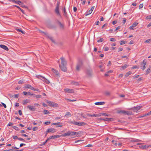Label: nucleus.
<instances>
[{"mask_svg": "<svg viewBox=\"0 0 151 151\" xmlns=\"http://www.w3.org/2000/svg\"><path fill=\"white\" fill-rule=\"evenodd\" d=\"M77 133L78 134L77 132L69 131L67 133H65L62 134V136L63 137H66L69 136H73L76 135V134Z\"/></svg>", "mask_w": 151, "mask_h": 151, "instance_id": "nucleus-1", "label": "nucleus"}, {"mask_svg": "<svg viewBox=\"0 0 151 151\" xmlns=\"http://www.w3.org/2000/svg\"><path fill=\"white\" fill-rule=\"evenodd\" d=\"M83 65V63L81 60H79L77 63L76 66V70L78 71H79L80 70V68Z\"/></svg>", "mask_w": 151, "mask_h": 151, "instance_id": "nucleus-2", "label": "nucleus"}, {"mask_svg": "<svg viewBox=\"0 0 151 151\" xmlns=\"http://www.w3.org/2000/svg\"><path fill=\"white\" fill-rule=\"evenodd\" d=\"M47 102L48 104L50 106H52V107H57L58 106V104L53 102H51L50 101H47Z\"/></svg>", "mask_w": 151, "mask_h": 151, "instance_id": "nucleus-3", "label": "nucleus"}, {"mask_svg": "<svg viewBox=\"0 0 151 151\" xmlns=\"http://www.w3.org/2000/svg\"><path fill=\"white\" fill-rule=\"evenodd\" d=\"M55 12L58 15L60 16L59 11V4L58 3H57V5L55 9Z\"/></svg>", "mask_w": 151, "mask_h": 151, "instance_id": "nucleus-4", "label": "nucleus"}, {"mask_svg": "<svg viewBox=\"0 0 151 151\" xmlns=\"http://www.w3.org/2000/svg\"><path fill=\"white\" fill-rule=\"evenodd\" d=\"M41 32L43 33L47 38H49L52 42H55V41L53 40L52 37L51 36L47 33L45 32L42 31Z\"/></svg>", "mask_w": 151, "mask_h": 151, "instance_id": "nucleus-5", "label": "nucleus"}, {"mask_svg": "<svg viewBox=\"0 0 151 151\" xmlns=\"http://www.w3.org/2000/svg\"><path fill=\"white\" fill-rule=\"evenodd\" d=\"M146 60H144L142 63H141V68L142 69V70H144L145 68V66L146 65Z\"/></svg>", "mask_w": 151, "mask_h": 151, "instance_id": "nucleus-6", "label": "nucleus"}, {"mask_svg": "<svg viewBox=\"0 0 151 151\" xmlns=\"http://www.w3.org/2000/svg\"><path fill=\"white\" fill-rule=\"evenodd\" d=\"M66 65H60V64L59 65L60 68L61 70L64 72H65L67 70Z\"/></svg>", "mask_w": 151, "mask_h": 151, "instance_id": "nucleus-7", "label": "nucleus"}, {"mask_svg": "<svg viewBox=\"0 0 151 151\" xmlns=\"http://www.w3.org/2000/svg\"><path fill=\"white\" fill-rule=\"evenodd\" d=\"M57 22L58 23L60 28L62 29H64V24L62 23L59 21L58 20H57Z\"/></svg>", "mask_w": 151, "mask_h": 151, "instance_id": "nucleus-8", "label": "nucleus"}, {"mask_svg": "<svg viewBox=\"0 0 151 151\" xmlns=\"http://www.w3.org/2000/svg\"><path fill=\"white\" fill-rule=\"evenodd\" d=\"M60 59L61 60V64L60 65H67V62L64 58L62 57L60 58Z\"/></svg>", "mask_w": 151, "mask_h": 151, "instance_id": "nucleus-9", "label": "nucleus"}, {"mask_svg": "<svg viewBox=\"0 0 151 151\" xmlns=\"http://www.w3.org/2000/svg\"><path fill=\"white\" fill-rule=\"evenodd\" d=\"M64 91L65 93H73L74 92L73 90L69 88L65 89Z\"/></svg>", "mask_w": 151, "mask_h": 151, "instance_id": "nucleus-10", "label": "nucleus"}, {"mask_svg": "<svg viewBox=\"0 0 151 151\" xmlns=\"http://www.w3.org/2000/svg\"><path fill=\"white\" fill-rule=\"evenodd\" d=\"M63 137L62 135H52V136H51L50 137V139H55V138H58L60 137Z\"/></svg>", "mask_w": 151, "mask_h": 151, "instance_id": "nucleus-11", "label": "nucleus"}, {"mask_svg": "<svg viewBox=\"0 0 151 151\" xmlns=\"http://www.w3.org/2000/svg\"><path fill=\"white\" fill-rule=\"evenodd\" d=\"M56 132V129L54 128L48 129L47 130V132L53 133Z\"/></svg>", "mask_w": 151, "mask_h": 151, "instance_id": "nucleus-12", "label": "nucleus"}, {"mask_svg": "<svg viewBox=\"0 0 151 151\" xmlns=\"http://www.w3.org/2000/svg\"><path fill=\"white\" fill-rule=\"evenodd\" d=\"M101 120H104V121L109 122L112 121L114 120V119L112 118H101Z\"/></svg>", "mask_w": 151, "mask_h": 151, "instance_id": "nucleus-13", "label": "nucleus"}, {"mask_svg": "<svg viewBox=\"0 0 151 151\" xmlns=\"http://www.w3.org/2000/svg\"><path fill=\"white\" fill-rule=\"evenodd\" d=\"M24 88H29L32 90H33L34 89V88L29 84L26 85Z\"/></svg>", "mask_w": 151, "mask_h": 151, "instance_id": "nucleus-14", "label": "nucleus"}, {"mask_svg": "<svg viewBox=\"0 0 151 151\" xmlns=\"http://www.w3.org/2000/svg\"><path fill=\"white\" fill-rule=\"evenodd\" d=\"M27 108H28L30 110L35 111V109L34 108V106H32L29 105L27 106Z\"/></svg>", "mask_w": 151, "mask_h": 151, "instance_id": "nucleus-15", "label": "nucleus"}, {"mask_svg": "<svg viewBox=\"0 0 151 151\" xmlns=\"http://www.w3.org/2000/svg\"><path fill=\"white\" fill-rule=\"evenodd\" d=\"M141 106H137L136 107H135L133 109V110L134 111H135L137 112V111L139 110L141 108Z\"/></svg>", "mask_w": 151, "mask_h": 151, "instance_id": "nucleus-16", "label": "nucleus"}, {"mask_svg": "<svg viewBox=\"0 0 151 151\" xmlns=\"http://www.w3.org/2000/svg\"><path fill=\"white\" fill-rule=\"evenodd\" d=\"M52 71L56 76H59V73L58 70L54 68H52Z\"/></svg>", "mask_w": 151, "mask_h": 151, "instance_id": "nucleus-17", "label": "nucleus"}, {"mask_svg": "<svg viewBox=\"0 0 151 151\" xmlns=\"http://www.w3.org/2000/svg\"><path fill=\"white\" fill-rule=\"evenodd\" d=\"M0 47L1 48L4 49L6 51H8L9 50V49L6 46L4 45H0Z\"/></svg>", "mask_w": 151, "mask_h": 151, "instance_id": "nucleus-18", "label": "nucleus"}, {"mask_svg": "<svg viewBox=\"0 0 151 151\" xmlns=\"http://www.w3.org/2000/svg\"><path fill=\"white\" fill-rule=\"evenodd\" d=\"M86 124L84 122H77V124L76 125H77L78 126H83L85 125Z\"/></svg>", "mask_w": 151, "mask_h": 151, "instance_id": "nucleus-19", "label": "nucleus"}, {"mask_svg": "<svg viewBox=\"0 0 151 151\" xmlns=\"http://www.w3.org/2000/svg\"><path fill=\"white\" fill-rule=\"evenodd\" d=\"M42 79H43V80H42V79H41V80H42L44 82L48 84L50 83V81L46 78L44 77L43 76Z\"/></svg>", "mask_w": 151, "mask_h": 151, "instance_id": "nucleus-20", "label": "nucleus"}, {"mask_svg": "<svg viewBox=\"0 0 151 151\" xmlns=\"http://www.w3.org/2000/svg\"><path fill=\"white\" fill-rule=\"evenodd\" d=\"M86 115L87 116H91V117H97L99 116V115L97 114H89L87 113L86 114Z\"/></svg>", "mask_w": 151, "mask_h": 151, "instance_id": "nucleus-21", "label": "nucleus"}, {"mask_svg": "<svg viewBox=\"0 0 151 151\" xmlns=\"http://www.w3.org/2000/svg\"><path fill=\"white\" fill-rule=\"evenodd\" d=\"M30 102V100L26 99L25 100H24L23 101L22 104L23 105H25L28 103Z\"/></svg>", "mask_w": 151, "mask_h": 151, "instance_id": "nucleus-22", "label": "nucleus"}, {"mask_svg": "<svg viewBox=\"0 0 151 151\" xmlns=\"http://www.w3.org/2000/svg\"><path fill=\"white\" fill-rule=\"evenodd\" d=\"M113 72V71L112 70H110L109 71H107L106 72L105 74V76H109V74L112 73Z\"/></svg>", "mask_w": 151, "mask_h": 151, "instance_id": "nucleus-23", "label": "nucleus"}, {"mask_svg": "<svg viewBox=\"0 0 151 151\" xmlns=\"http://www.w3.org/2000/svg\"><path fill=\"white\" fill-rule=\"evenodd\" d=\"M14 6L15 7L18 8V9H19L22 12V13L23 14H24L25 13L24 12V11L22 9H21L19 6L16 5H13V6Z\"/></svg>", "mask_w": 151, "mask_h": 151, "instance_id": "nucleus-24", "label": "nucleus"}, {"mask_svg": "<svg viewBox=\"0 0 151 151\" xmlns=\"http://www.w3.org/2000/svg\"><path fill=\"white\" fill-rule=\"evenodd\" d=\"M105 104L104 102H97L95 103V105H103V104Z\"/></svg>", "mask_w": 151, "mask_h": 151, "instance_id": "nucleus-25", "label": "nucleus"}, {"mask_svg": "<svg viewBox=\"0 0 151 151\" xmlns=\"http://www.w3.org/2000/svg\"><path fill=\"white\" fill-rule=\"evenodd\" d=\"M71 83L72 85H73L76 86H78L79 85V83L78 82L74 81H72Z\"/></svg>", "mask_w": 151, "mask_h": 151, "instance_id": "nucleus-26", "label": "nucleus"}, {"mask_svg": "<svg viewBox=\"0 0 151 151\" xmlns=\"http://www.w3.org/2000/svg\"><path fill=\"white\" fill-rule=\"evenodd\" d=\"M69 116H71V114L70 112L67 111L66 112V114L65 115V116L68 117Z\"/></svg>", "mask_w": 151, "mask_h": 151, "instance_id": "nucleus-27", "label": "nucleus"}, {"mask_svg": "<svg viewBox=\"0 0 151 151\" xmlns=\"http://www.w3.org/2000/svg\"><path fill=\"white\" fill-rule=\"evenodd\" d=\"M140 148L142 149H144L147 148L148 147L145 145H141L139 146Z\"/></svg>", "mask_w": 151, "mask_h": 151, "instance_id": "nucleus-28", "label": "nucleus"}, {"mask_svg": "<svg viewBox=\"0 0 151 151\" xmlns=\"http://www.w3.org/2000/svg\"><path fill=\"white\" fill-rule=\"evenodd\" d=\"M118 113L119 114L122 113L125 114L126 111L124 110L119 111H118Z\"/></svg>", "mask_w": 151, "mask_h": 151, "instance_id": "nucleus-29", "label": "nucleus"}, {"mask_svg": "<svg viewBox=\"0 0 151 151\" xmlns=\"http://www.w3.org/2000/svg\"><path fill=\"white\" fill-rule=\"evenodd\" d=\"M63 11L64 15V16H65V17H67V14L66 12V10L65 8V7H64V8L63 9Z\"/></svg>", "mask_w": 151, "mask_h": 151, "instance_id": "nucleus-30", "label": "nucleus"}, {"mask_svg": "<svg viewBox=\"0 0 151 151\" xmlns=\"http://www.w3.org/2000/svg\"><path fill=\"white\" fill-rule=\"evenodd\" d=\"M132 73V72L129 71L125 74V77H128L129 75H131Z\"/></svg>", "mask_w": 151, "mask_h": 151, "instance_id": "nucleus-31", "label": "nucleus"}, {"mask_svg": "<svg viewBox=\"0 0 151 151\" xmlns=\"http://www.w3.org/2000/svg\"><path fill=\"white\" fill-rule=\"evenodd\" d=\"M92 11L91 10L87 11V12L85 14L86 16H88V15L89 14H91L92 13Z\"/></svg>", "mask_w": 151, "mask_h": 151, "instance_id": "nucleus-32", "label": "nucleus"}, {"mask_svg": "<svg viewBox=\"0 0 151 151\" xmlns=\"http://www.w3.org/2000/svg\"><path fill=\"white\" fill-rule=\"evenodd\" d=\"M120 44L121 45H123V44L127 43V41L124 40H121L120 41Z\"/></svg>", "mask_w": 151, "mask_h": 151, "instance_id": "nucleus-33", "label": "nucleus"}, {"mask_svg": "<svg viewBox=\"0 0 151 151\" xmlns=\"http://www.w3.org/2000/svg\"><path fill=\"white\" fill-rule=\"evenodd\" d=\"M44 114H49L50 113V112L48 111L45 110H44Z\"/></svg>", "mask_w": 151, "mask_h": 151, "instance_id": "nucleus-34", "label": "nucleus"}, {"mask_svg": "<svg viewBox=\"0 0 151 151\" xmlns=\"http://www.w3.org/2000/svg\"><path fill=\"white\" fill-rule=\"evenodd\" d=\"M132 114V112L126 111L125 114L129 115H131Z\"/></svg>", "mask_w": 151, "mask_h": 151, "instance_id": "nucleus-35", "label": "nucleus"}, {"mask_svg": "<svg viewBox=\"0 0 151 151\" xmlns=\"http://www.w3.org/2000/svg\"><path fill=\"white\" fill-rule=\"evenodd\" d=\"M19 96V94H16L13 95V98L15 99H16L18 98Z\"/></svg>", "mask_w": 151, "mask_h": 151, "instance_id": "nucleus-36", "label": "nucleus"}, {"mask_svg": "<svg viewBox=\"0 0 151 151\" xmlns=\"http://www.w3.org/2000/svg\"><path fill=\"white\" fill-rule=\"evenodd\" d=\"M36 98V99H39L41 97V95H35V94H34V96Z\"/></svg>", "mask_w": 151, "mask_h": 151, "instance_id": "nucleus-37", "label": "nucleus"}, {"mask_svg": "<svg viewBox=\"0 0 151 151\" xmlns=\"http://www.w3.org/2000/svg\"><path fill=\"white\" fill-rule=\"evenodd\" d=\"M128 66V65L127 64H125L124 66L122 67L123 69H125L127 68Z\"/></svg>", "mask_w": 151, "mask_h": 151, "instance_id": "nucleus-38", "label": "nucleus"}, {"mask_svg": "<svg viewBox=\"0 0 151 151\" xmlns=\"http://www.w3.org/2000/svg\"><path fill=\"white\" fill-rule=\"evenodd\" d=\"M77 122H76L75 121H71L70 122V123L71 124H73L75 125H76Z\"/></svg>", "mask_w": 151, "mask_h": 151, "instance_id": "nucleus-39", "label": "nucleus"}, {"mask_svg": "<svg viewBox=\"0 0 151 151\" xmlns=\"http://www.w3.org/2000/svg\"><path fill=\"white\" fill-rule=\"evenodd\" d=\"M138 23L136 22H134L132 24V25L134 27H136L137 25H138Z\"/></svg>", "mask_w": 151, "mask_h": 151, "instance_id": "nucleus-40", "label": "nucleus"}, {"mask_svg": "<svg viewBox=\"0 0 151 151\" xmlns=\"http://www.w3.org/2000/svg\"><path fill=\"white\" fill-rule=\"evenodd\" d=\"M36 77L38 79H40V78H42L43 76L41 75H37L36 76Z\"/></svg>", "mask_w": 151, "mask_h": 151, "instance_id": "nucleus-41", "label": "nucleus"}, {"mask_svg": "<svg viewBox=\"0 0 151 151\" xmlns=\"http://www.w3.org/2000/svg\"><path fill=\"white\" fill-rule=\"evenodd\" d=\"M12 127L16 130L18 131L19 130V128L16 126H14Z\"/></svg>", "mask_w": 151, "mask_h": 151, "instance_id": "nucleus-42", "label": "nucleus"}, {"mask_svg": "<svg viewBox=\"0 0 151 151\" xmlns=\"http://www.w3.org/2000/svg\"><path fill=\"white\" fill-rule=\"evenodd\" d=\"M17 30L19 31V32H20L23 34H25V32L24 31H23L22 30H21L20 29H18Z\"/></svg>", "mask_w": 151, "mask_h": 151, "instance_id": "nucleus-43", "label": "nucleus"}, {"mask_svg": "<svg viewBox=\"0 0 151 151\" xmlns=\"http://www.w3.org/2000/svg\"><path fill=\"white\" fill-rule=\"evenodd\" d=\"M151 67H149L146 71V73L148 74L149 73V71L150 70Z\"/></svg>", "mask_w": 151, "mask_h": 151, "instance_id": "nucleus-44", "label": "nucleus"}, {"mask_svg": "<svg viewBox=\"0 0 151 151\" xmlns=\"http://www.w3.org/2000/svg\"><path fill=\"white\" fill-rule=\"evenodd\" d=\"M18 139L20 141H21L23 142H25V140L22 138H18Z\"/></svg>", "mask_w": 151, "mask_h": 151, "instance_id": "nucleus-45", "label": "nucleus"}, {"mask_svg": "<svg viewBox=\"0 0 151 151\" xmlns=\"http://www.w3.org/2000/svg\"><path fill=\"white\" fill-rule=\"evenodd\" d=\"M100 115L105 116H108V114L106 113H101V114Z\"/></svg>", "mask_w": 151, "mask_h": 151, "instance_id": "nucleus-46", "label": "nucleus"}, {"mask_svg": "<svg viewBox=\"0 0 151 151\" xmlns=\"http://www.w3.org/2000/svg\"><path fill=\"white\" fill-rule=\"evenodd\" d=\"M65 99L67 100L68 101H69L73 102V101H76V100H74V99L71 100V99Z\"/></svg>", "mask_w": 151, "mask_h": 151, "instance_id": "nucleus-47", "label": "nucleus"}, {"mask_svg": "<svg viewBox=\"0 0 151 151\" xmlns=\"http://www.w3.org/2000/svg\"><path fill=\"white\" fill-rule=\"evenodd\" d=\"M104 40L102 38H101L99 40L97 41V42H102Z\"/></svg>", "mask_w": 151, "mask_h": 151, "instance_id": "nucleus-48", "label": "nucleus"}, {"mask_svg": "<svg viewBox=\"0 0 151 151\" xmlns=\"http://www.w3.org/2000/svg\"><path fill=\"white\" fill-rule=\"evenodd\" d=\"M110 40L111 42H114L116 41V40L114 38H111L110 39Z\"/></svg>", "mask_w": 151, "mask_h": 151, "instance_id": "nucleus-49", "label": "nucleus"}, {"mask_svg": "<svg viewBox=\"0 0 151 151\" xmlns=\"http://www.w3.org/2000/svg\"><path fill=\"white\" fill-rule=\"evenodd\" d=\"M23 93L24 94V95L25 96H27L28 95V92H27L26 91H23Z\"/></svg>", "mask_w": 151, "mask_h": 151, "instance_id": "nucleus-50", "label": "nucleus"}, {"mask_svg": "<svg viewBox=\"0 0 151 151\" xmlns=\"http://www.w3.org/2000/svg\"><path fill=\"white\" fill-rule=\"evenodd\" d=\"M12 137L14 139H18V138H19L17 136H13Z\"/></svg>", "mask_w": 151, "mask_h": 151, "instance_id": "nucleus-51", "label": "nucleus"}, {"mask_svg": "<svg viewBox=\"0 0 151 151\" xmlns=\"http://www.w3.org/2000/svg\"><path fill=\"white\" fill-rule=\"evenodd\" d=\"M139 66H137L136 65H135L134 66L132 67V69H136V68H139Z\"/></svg>", "mask_w": 151, "mask_h": 151, "instance_id": "nucleus-52", "label": "nucleus"}, {"mask_svg": "<svg viewBox=\"0 0 151 151\" xmlns=\"http://www.w3.org/2000/svg\"><path fill=\"white\" fill-rule=\"evenodd\" d=\"M21 6L23 8H26L28 9V7L27 6H25L24 5H22Z\"/></svg>", "mask_w": 151, "mask_h": 151, "instance_id": "nucleus-53", "label": "nucleus"}, {"mask_svg": "<svg viewBox=\"0 0 151 151\" xmlns=\"http://www.w3.org/2000/svg\"><path fill=\"white\" fill-rule=\"evenodd\" d=\"M151 41V39H148L146 40L145 41V43H146V42H150Z\"/></svg>", "mask_w": 151, "mask_h": 151, "instance_id": "nucleus-54", "label": "nucleus"}, {"mask_svg": "<svg viewBox=\"0 0 151 151\" xmlns=\"http://www.w3.org/2000/svg\"><path fill=\"white\" fill-rule=\"evenodd\" d=\"M24 83L23 81L22 80H20L18 82V83L19 84L23 83Z\"/></svg>", "mask_w": 151, "mask_h": 151, "instance_id": "nucleus-55", "label": "nucleus"}, {"mask_svg": "<svg viewBox=\"0 0 151 151\" xmlns=\"http://www.w3.org/2000/svg\"><path fill=\"white\" fill-rule=\"evenodd\" d=\"M81 116H82L84 118H86V116L84 114H81Z\"/></svg>", "mask_w": 151, "mask_h": 151, "instance_id": "nucleus-56", "label": "nucleus"}, {"mask_svg": "<svg viewBox=\"0 0 151 151\" xmlns=\"http://www.w3.org/2000/svg\"><path fill=\"white\" fill-rule=\"evenodd\" d=\"M146 114H144L143 115H142L141 116H139V117H138V118H143L146 116Z\"/></svg>", "mask_w": 151, "mask_h": 151, "instance_id": "nucleus-57", "label": "nucleus"}, {"mask_svg": "<svg viewBox=\"0 0 151 151\" xmlns=\"http://www.w3.org/2000/svg\"><path fill=\"white\" fill-rule=\"evenodd\" d=\"M146 19H151V15H149L146 18Z\"/></svg>", "mask_w": 151, "mask_h": 151, "instance_id": "nucleus-58", "label": "nucleus"}, {"mask_svg": "<svg viewBox=\"0 0 151 151\" xmlns=\"http://www.w3.org/2000/svg\"><path fill=\"white\" fill-rule=\"evenodd\" d=\"M123 50L122 48L120 47L118 48V52H119L120 51H122Z\"/></svg>", "mask_w": 151, "mask_h": 151, "instance_id": "nucleus-59", "label": "nucleus"}, {"mask_svg": "<svg viewBox=\"0 0 151 151\" xmlns=\"http://www.w3.org/2000/svg\"><path fill=\"white\" fill-rule=\"evenodd\" d=\"M143 6V4H140L139 5V9L142 8Z\"/></svg>", "mask_w": 151, "mask_h": 151, "instance_id": "nucleus-60", "label": "nucleus"}, {"mask_svg": "<svg viewBox=\"0 0 151 151\" xmlns=\"http://www.w3.org/2000/svg\"><path fill=\"white\" fill-rule=\"evenodd\" d=\"M121 28V27L120 26H118L117 27L116 29H115V31H116L117 30L120 29Z\"/></svg>", "mask_w": 151, "mask_h": 151, "instance_id": "nucleus-61", "label": "nucleus"}, {"mask_svg": "<svg viewBox=\"0 0 151 151\" xmlns=\"http://www.w3.org/2000/svg\"><path fill=\"white\" fill-rule=\"evenodd\" d=\"M45 124L46 125H49L50 124V122H45Z\"/></svg>", "mask_w": 151, "mask_h": 151, "instance_id": "nucleus-62", "label": "nucleus"}, {"mask_svg": "<svg viewBox=\"0 0 151 151\" xmlns=\"http://www.w3.org/2000/svg\"><path fill=\"white\" fill-rule=\"evenodd\" d=\"M109 49V48L107 47H105V49H104V51H107Z\"/></svg>", "mask_w": 151, "mask_h": 151, "instance_id": "nucleus-63", "label": "nucleus"}, {"mask_svg": "<svg viewBox=\"0 0 151 151\" xmlns=\"http://www.w3.org/2000/svg\"><path fill=\"white\" fill-rule=\"evenodd\" d=\"M112 142L115 145H117V143H116V141H115V140H113L112 141Z\"/></svg>", "mask_w": 151, "mask_h": 151, "instance_id": "nucleus-64", "label": "nucleus"}]
</instances>
